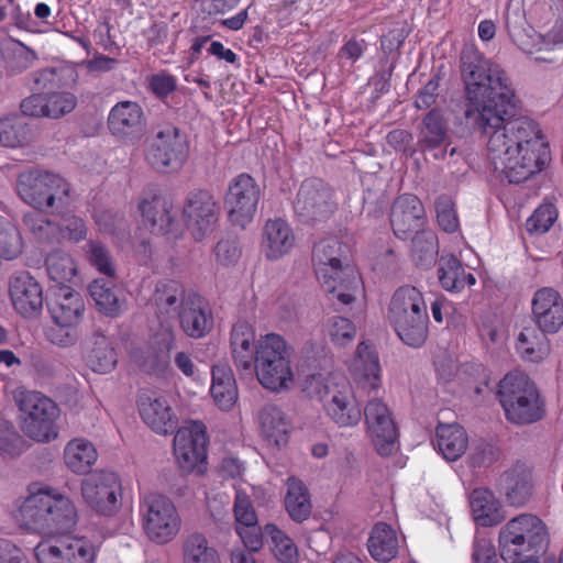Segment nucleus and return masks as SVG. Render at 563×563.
I'll use <instances>...</instances> for the list:
<instances>
[{
	"label": "nucleus",
	"mask_w": 563,
	"mask_h": 563,
	"mask_svg": "<svg viewBox=\"0 0 563 563\" xmlns=\"http://www.w3.org/2000/svg\"><path fill=\"white\" fill-rule=\"evenodd\" d=\"M468 122L488 134L487 155L495 172L520 183L541 172L550 159L549 142L540 124L528 118L510 122L516 97L504 70L474 46L462 53Z\"/></svg>",
	"instance_id": "1"
},
{
	"label": "nucleus",
	"mask_w": 563,
	"mask_h": 563,
	"mask_svg": "<svg viewBox=\"0 0 563 563\" xmlns=\"http://www.w3.org/2000/svg\"><path fill=\"white\" fill-rule=\"evenodd\" d=\"M29 530L62 537L40 542L35 548L38 563H93L96 548L86 538L66 536L78 521L73 500L59 490L42 484L29 486V495L19 509Z\"/></svg>",
	"instance_id": "2"
},
{
	"label": "nucleus",
	"mask_w": 563,
	"mask_h": 563,
	"mask_svg": "<svg viewBox=\"0 0 563 563\" xmlns=\"http://www.w3.org/2000/svg\"><path fill=\"white\" fill-rule=\"evenodd\" d=\"M347 365L358 388L368 396L362 411L366 433L380 455H389L396 449L397 428L389 406L378 396L383 389L378 356L369 344L361 342Z\"/></svg>",
	"instance_id": "3"
},
{
	"label": "nucleus",
	"mask_w": 563,
	"mask_h": 563,
	"mask_svg": "<svg viewBox=\"0 0 563 563\" xmlns=\"http://www.w3.org/2000/svg\"><path fill=\"white\" fill-rule=\"evenodd\" d=\"M347 247L335 236L320 240L313 249L316 274L338 306H347L362 292V280L354 266L345 263Z\"/></svg>",
	"instance_id": "4"
},
{
	"label": "nucleus",
	"mask_w": 563,
	"mask_h": 563,
	"mask_svg": "<svg viewBox=\"0 0 563 563\" xmlns=\"http://www.w3.org/2000/svg\"><path fill=\"white\" fill-rule=\"evenodd\" d=\"M291 346L276 333L258 339L253 369L258 383L274 393L289 390L295 384Z\"/></svg>",
	"instance_id": "5"
},
{
	"label": "nucleus",
	"mask_w": 563,
	"mask_h": 563,
	"mask_svg": "<svg viewBox=\"0 0 563 563\" xmlns=\"http://www.w3.org/2000/svg\"><path fill=\"white\" fill-rule=\"evenodd\" d=\"M497 396L506 419L514 424H530L544 417V401L539 389L521 372L506 374L498 384Z\"/></svg>",
	"instance_id": "6"
},
{
	"label": "nucleus",
	"mask_w": 563,
	"mask_h": 563,
	"mask_svg": "<svg viewBox=\"0 0 563 563\" xmlns=\"http://www.w3.org/2000/svg\"><path fill=\"white\" fill-rule=\"evenodd\" d=\"M388 320L402 342L421 346L428 336V309L422 292L412 286L398 288L389 302Z\"/></svg>",
	"instance_id": "7"
},
{
	"label": "nucleus",
	"mask_w": 563,
	"mask_h": 563,
	"mask_svg": "<svg viewBox=\"0 0 563 563\" xmlns=\"http://www.w3.org/2000/svg\"><path fill=\"white\" fill-rule=\"evenodd\" d=\"M548 541L545 523L532 514H521L510 519L498 534L499 553L505 562H517L522 556L539 555Z\"/></svg>",
	"instance_id": "8"
},
{
	"label": "nucleus",
	"mask_w": 563,
	"mask_h": 563,
	"mask_svg": "<svg viewBox=\"0 0 563 563\" xmlns=\"http://www.w3.org/2000/svg\"><path fill=\"white\" fill-rule=\"evenodd\" d=\"M139 516L147 540L164 545L172 542L181 530V517L175 503L166 495L147 492L140 497Z\"/></svg>",
	"instance_id": "9"
},
{
	"label": "nucleus",
	"mask_w": 563,
	"mask_h": 563,
	"mask_svg": "<svg viewBox=\"0 0 563 563\" xmlns=\"http://www.w3.org/2000/svg\"><path fill=\"white\" fill-rule=\"evenodd\" d=\"M162 311H177L183 331L190 338H202L212 327V316L207 302L195 292H186L177 286L158 291L156 298Z\"/></svg>",
	"instance_id": "10"
},
{
	"label": "nucleus",
	"mask_w": 563,
	"mask_h": 563,
	"mask_svg": "<svg viewBox=\"0 0 563 563\" xmlns=\"http://www.w3.org/2000/svg\"><path fill=\"white\" fill-rule=\"evenodd\" d=\"M19 197L35 209H48L68 196L69 185L59 175L41 169L21 173L15 186Z\"/></svg>",
	"instance_id": "11"
},
{
	"label": "nucleus",
	"mask_w": 563,
	"mask_h": 563,
	"mask_svg": "<svg viewBox=\"0 0 563 563\" xmlns=\"http://www.w3.org/2000/svg\"><path fill=\"white\" fill-rule=\"evenodd\" d=\"M18 404L20 424L25 435L37 442H48L57 437L54 424L57 409L49 398L36 391H22Z\"/></svg>",
	"instance_id": "12"
},
{
	"label": "nucleus",
	"mask_w": 563,
	"mask_h": 563,
	"mask_svg": "<svg viewBox=\"0 0 563 563\" xmlns=\"http://www.w3.org/2000/svg\"><path fill=\"white\" fill-rule=\"evenodd\" d=\"M319 394L325 416L338 428H354L361 422L362 408L346 379L329 378Z\"/></svg>",
	"instance_id": "13"
},
{
	"label": "nucleus",
	"mask_w": 563,
	"mask_h": 563,
	"mask_svg": "<svg viewBox=\"0 0 563 563\" xmlns=\"http://www.w3.org/2000/svg\"><path fill=\"white\" fill-rule=\"evenodd\" d=\"M85 505L104 517L114 516L121 508L122 485L119 475L110 471H96L81 481Z\"/></svg>",
	"instance_id": "14"
},
{
	"label": "nucleus",
	"mask_w": 563,
	"mask_h": 563,
	"mask_svg": "<svg viewBox=\"0 0 563 563\" xmlns=\"http://www.w3.org/2000/svg\"><path fill=\"white\" fill-rule=\"evenodd\" d=\"M208 435L206 426L188 421L174 438V455L178 466L187 473L203 474L208 467Z\"/></svg>",
	"instance_id": "15"
},
{
	"label": "nucleus",
	"mask_w": 563,
	"mask_h": 563,
	"mask_svg": "<svg viewBox=\"0 0 563 563\" xmlns=\"http://www.w3.org/2000/svg\"><path fill=\"white\" fill-rule=\"evenodd\" d=\"M261 196V187L251 175L243 173L232 178L224 197L231 224L245 229L254 220Z\"/></svg>",
	"instance_id": "16"
},
{
	"label": "nucleus",
	"mask_w": 563,
	"mask_h": 563,
	"mask_svg": "<svg viewBox=\"0 0 563 563\" xmlns=\"http://www.w3.org/2000/svg\"><path fill=\"white\" fill-rule=\"evenodd\" d=\"M220 205L216 198L206 190L190 192L183 208V216L190 236L201 242L214 232L219 216Z\"/></svg>",
	"instance_id": "17"
},
{
	"label": "nucleus",
	"mask_w": 563,
	"mask_h": 563,
	"mask_svg": "<svg viewBox=\"0 0 563 563\" xmlns=\"http://www.w3.org/2000/svg\"><path fill=\"white\" fill-rule=\"evenodd\" d=\"M188 156V143L175 126L159 131L146 152L147 163L162 173L177 172Z\"/></svg>",
	"instance_id": "18"
},
{
	"label": "nucleus",
	"mask_w": 563,
	"mask_h": 563,
	"mask_svg": "<svg viewBox=\"0 0 563 563\" xmlns=\"http://www.w3.org/2000/svg\"><path fill=\"white\" fill-rule=\"evenodd\" d=\"M335 209L330 188L318 179L303 181L297 192L294 210L302 221L329 218Z\"/></svg>",
	"instance_id": "19"
},
{
	"label": "nucleus",
	"mask_w": 563,
	"mask_h": 563,
	"mask_svg": "<svg viewBox=\"0 0 563 563\" xmlns=\"http://www.w3.org/2000/svg\"><path fill=\"white\" fill-rule=\"evenodd\" d=\"M172 206L162 196L148 191L144 192L139 202L143 224L154 234H168L173 239L181 235L170 214Z\"/></svg>",
	"instance_id": "20"
},
{
	"label": "nucleus",
	"mask_w": 563,
	"mask_h": 563,
	"mask_svg": "<svg viewBox=\"0 0 563 563\" xmlns=\"http://www.w3.org/2000/svg\"><path fill=\"white\" fill-rule=\"evenodd\" d=\"M137 407L143 422L155 433L166 435L177 427V416L166 396L143 394Z\"/></svg>",
	"instance_id": "21"
},
{
	"label": "nucleus",
	"mask_w": 563,
	"mask_h": 563,
	"mask_svg": "<svg viewBox=\"0 0 563 563\" xmlns=\"http://www.w3.org/2000/svg\"><path fill=\"white\" fill-rule=\"evenodd\" d=\"M296 245L290 224L280 218L265 222L261 236V252L267 261L275 262L289 255Z\"/></svg>",
	"instance_id": "22"
},
{
	"label": "nucleus",
	"mask_w": 563,
	"mask_h": 563,
	"mask_svg": "<svg viewBox=\"0 0 563 563\" xmlns=\"http://www.w3.org/2000/svg\"><path fill=\"white\" fill-rule=\"evenodd\" d=\"M256 424L262 439L272 448L283 449L288 442L292 424L286 412L278 406H263L257 416Z\"/></svg>",
	"instance_id": "23"
},
{
	"label": "nucleus",
	"mask_w": 563,
	"mask_h": 563,
	"mask_svg": "<svg viewBox=\"0 0 563 563\" xmlns=\"http://www.w3.org/2000/svg\"><path fill=\"white\" fill-rule=\"evenodd\" d=\"M110 132L120 140L139 139L144 131V113L134 101H121L112 107L108 117Z\"/></svg>",
	"instance_id": "24"
},
{
	"label": "nucleus",
	"mask_w": 563,
	"mask_h": 563,
	"mask_svg": "<svg viewBox=\"0 0 563 563\" xmlns=\"http://www.w3.org/2000/svg\"><path fill=\"white\" fill-rule=\"evenodd\" d=\"M9 291L12 305L21 316L32 318L41 312L43 307L42 288L31 275L12 276Z\"/></svg>",
	"instance_id": "25"
},
{
	"label": "nucleus",
	"mask_w": 563,
	"mask_h": 563,
	"mask_svg": "<svg viewBox=\"0 0 563 563\" xmlns=\"http://www.w3.org/2000/svg\"><path fill=\"white\" fill-rule=\"evenodd\" d=\"M532 313L537 327L543 332L555 333L563 325V300L558 291L542 288L534 294Z\"/></svg>",
	"instance_id": "26"
},
{
	"label": "nucleus",
	"mask_w": 563,
	"mask_h": 563,
	"mask_svg": "<svg viewBox=\"0 0 563 563\" xmlns=\"http://www.w3.org/2000/svg\"><path fill=\"white\" fill-rule=\"evenodd\" d=\"M424 209L418 197L402 195L396 199L390 213V223L395 234L407 239L418 231L423 223Z\"/></svg>",
	"instance_id": "27"
},
{
	"label": "nucleus",
	"mask_w": 563,
	"mask_h": 563,
	"mask_svg": "<svg viewBox=\"0 0 563 563\" xmlns=\"http://www.w3.org/2000/svg\"><path fill=\"white\" fill-rule=\"evenodd\" d=\"M501 489L510 506H525L533 495L531 468L526 463L515 464L503 475Z\"/></svg>",
	"instance_id": "28"
},
{
	"label": "nucleus",
	"mask_w": 563,
	"mask_h": 563,
	"mask_svg": "<svg viewBox=\"0 0 563 563\" xmlns=\"http://www.w3.org/2000/svg\"><path fill=\"white\" fill-rule=\"evenodd\" d=\"M210 395L214 405L230 411L238 402L239 389L234 373L227 363H218L211 369Z\"/></svg>",
	"instance_id": "29"
},
{
	"label": "nucleus",
	"mask_w": 563,
	"mask_h": 563,
	"mask_svg": "<svg viewBox=\"0 0 563 563\" xmlns=\"http://www.w3.org/2000/svg\"><path fill=\"white\" fill-rule=\"evenodd\" d=\"M87 366L97 374H109L118 365V352L110 338L102 333H95L85 346Z\"/></svg>",
	"instance_id": "30"
},
{
	"label": "nucleus",
	"mask_w": 563,
	"mask_h": 563,
	"mask_svg": "<svg viewBox=\"0 0 563 563\" xmlns=\"http://www.w3.org/2000/svg\"><path fill=\"white\" fill-rule=\"evenodd\" d=\"M470 507L476 525L493 527L506 518V511L500 500L487 488H475L470 494Z\"/></svg>",
	"instance_id": "31"
},
{
	"label": "nucleus",
	"mask_w": 563,
	"mask_h": 563,
	"mask_svg": "<svg viewBox=\"0 0 563 563\" xmlns=\"http://www.w3.org/2000/svg\"><path fill=\"white\" fill-rule=\"evenodd\" d=\"M52 319L62 325H78L85 312V302L79 292L67 286H62L55 292L49 307Z\"/></svg>",
	"instance_id": "32"
},
{
	"label": "nucleus",
	"mask_w": 563,
	"mask_h": 563,
	"mask_svg": "<svg viewBox=\"0 0 563 563\" xmlns=\"http://www.w3.org/2000/svg\"><path fill=\"white\" fill-rule=\"evenodd\" d=\"M254 328L246 322H238L231 332V349L238 368L252 369L257 349Z\"/></svg>",
	"instance_id": "33"
},
{
	"label": "nucleus",
	"mask_w": 563,
	"mask_h": 563,
	"mask_svg": "<svg viewBox=\"0 0 563 563\" xmlns=\"http://www.w3.org/2000/svg\"><path fill=\"white\" fill-rule=\"evenodd\" d=\"M66 467L75 474H86L98 460V451L92 442L85 438H75L67 442L63 452Z\"/></svg>",
	"instance_id": "34"
},
{
	"label": "nucleus",
	"mask_w": 563,
	"mask_h": 563,
	"mask_svg": "<svg viewBox=\"0 0 563 563\" xmlns=\"http://www.w3.org/2000/svg\"><path fill=\"white\" fill-rule=\"evenodd\" d=\"M545 333L534 324L522 327L516 342V350L519 355L523 360L533 363L544 360L550 352Z\"/></svg>",
	"instance_id": "35"
},
{
	"label": "nucleus",
	"mask_w": 563,
	"mask_h": 563,
	"mask_svg": "<svg viewBox=\"0 0 563 563\" xmlns=\"http://www.w3.org/2000/svg\"><path fill=\"white\" fill-rule=\"evenodd\" d=\"M367 549L375 561H391L396 558L399 549L396 531L385 522L376 523L367 540Z\"/></svg>",
	"instance_id": "36"
},
{
	"label": "nucleus",
	"mask_w": 563,
	"mask_h": 563,
	"mask_svg": "<svg viewBox=\"0 0 563 563\" xmlns=\"http://www.w3.org/2000/svg\"><path fill=\"white\" fill-rule=\"evenodd\" d=\"M437 444L445 460L456 461L465 453L468 439L465 430L459 424H439Z\"/></svg>",
	"instance_id": "37"
},
{
	"label": "nucleus",
	"mask_w": 563,
	"mask_h": 563,
	"mask_svg": "<svg viewBox=\"0 0 563 563\" xmlns=\"http://www.w3.org/2000/svg\"><path fill=\"white\" fill-rule=\"evenodd\" d=\"M89 292L98 310L106 316L117 317L125 309L124 299L111 280L95 279L89 286Z\"/></svg>",
	"instance_id": "38"
},
{
	"label": "nucleus",
	"mask_w": 563,
	"mask_h": 563,
	"mask_svg": "<svg viewBox=\"0 0 563 563\" xmlns=\"http://www.w3.org/2000/svg\"><path fill=\"white\" fill-rule=\"evenodd\" d=\"M438 276L441 286L448 291H461L476 284L475 276L466 273L461 262L452 255L441 257Z\"/></svg>",
	"instance_id": "39"
},
{
	"label": "nucleus",
	"mask_w": 563,
	"mask_h": 563,
	"mask_svg": "<svg viewBox=\"0 0 563 563\" xmlns=\"http://www.w3.org/2000/svg\"><path fill=\"white\" fill-rule=\"evenodd\" d=\"M286 486L285 508L294 521L302 522L310 516L312 509L308 488L296 477H289Z\"/></svg>",
	"instance_id": "40"
},
{
	"label": "nucleus",
	"mask_w": 563,
	"mask_h": 563,
	"mask_svg": "<svg viewBox=\"0 0 563 563\" xmlns=\"http://www.w3.org/2000/svg\"><path fill=\"white\" fill-rule=\"evenodd\" d=\"M183 563H221V558L203 534L194 533L184 542Z\"/></svg>",
	"instance_id": "41"
},
{
	"label": "nucleus",
	"mask_w": 563,
	"mask_h": 563,
	"mask_svg": "<svg viewBox=\"0 0 563 563\" xmlns=\"http://www.w3.org/2000/svg\"><path fill=\"white\" fill-rule=\"evenodd\" d=\"M264 533L269 539L272 553L279 563H297L298 548L288 534L275 523L265 525Z\"/></svg>",
	"instance_id": "42"
},
{
	"label": "nucleus",
	"mask_w": 563,
	"mask_h": 563,
	"mask_svg": "<svg viewBox=\"0 0 563 563\" xmlns=\"http://www.w3.org/2000/svg\"><path fill=\"white\" fill-rule=\"evenodd\" d=\"M46 269L49 278L60 285L71 282L77 273L74 260L63 251H54L47 256Z\"/></svg>",
	"instance_id": "43"
},
{
	"label": "nucleus",
	"mask_w": 563,
	"mask_h": 563,
	"mask_svg": "<svg viewBox=\"0 0 563 563\" xmlns=\"http://www.w3.org/2000/svg\"><path fill=\"white\" fill-rule=\"evenodd\" d=\"M235 498L233 505L234 528L258 523L257 514L249 496L251 486L246 483L233 485Z\"/></svg>",
	"instance_id": "44"
},
{
	"label": "nucleus",
	"mask_w": 563,
	"mask_h": 563,
	"mask_svg": "<svg viewBox=\"0 0 563 563\" xmlns=\"http://www.w3.org/2000/svg\"><path fill=\"white\" fill-rule=\"evenodd\" d=\"M23 239L16 225L0 218V257L7 261L16 258L23 251Z\"/></svg>",
	"instance_id": "45"
},
{
	"label": "nucleus",
	"mask_w": 563,
	"mask_h": 563,
	"mask_svg": "<svg viewBox=\"0 0 563 563\" xmlns=\"http://www.w3.org/2000/svg\"><path fill=\"white\" fill-rule=\"evenodd\" d=\"M325 331L331 342L336 346L350 344L356 335V327L344 317L335 316L328 320Z\"/></svg>",
	"instance_id": "46"
},
{
	"label": "nucleus",
	"mask_w": 563,
	"mask_h": 563,
	"mask_svg": "<svg viewBox=\"0 0 563 563\" xmlns=\"http://www.w3.org/2000/svg\"><path fill=\"white\" fill-rule=\"evenodd\" d=\"M558 211L551 203L539 206L526 221V229L530 234H544L553 225Z\"/></svg>",
	"instance_id": "47"
},
{
	"label": "nucleus",
	"mask_w": 563,
	"mask_h": 563,
	"mask_svg": "<svg viewBox=\"0 0 563 563\" xmlns=\"http://www.w3.org/2000/svg\"><path fill=\"white\" fill-rule=\"evenodd\" d=\"M422 135L423 148H434L444 142L445 130L442 117L439 113L431 111L426 117Z\"/></svg>",
	"instance_id": "48"
},
{
	"label": "nucleus",
	"mask_w": 563,
	"mask_h": 563,
	"mask_svg": "<svg viewBox=\"0 0 563 563\" xmlns=\"http://www.w3.org/2000/svg\"><path fill=\"white\" fill-rule=\"evenodd\" d=\"M24 450V441L14 427L0 418V454L7 456L19 455Z\"/></svg>",
	"instance_id": "49"
},
{
	"label": "nucleus",
	"mask_w": 563,
	"mask_h": 563,
	"mask_svg": "<svg viewBox=\"0 0 563 563\" xmlns=\"http://www.w3.org/2000/svg\"><path fill=\"white\" fill-rule=\"evenodd\" d=\"M437 220L445 232H455L459 227V218L455 211V203L450 197H439L435 201Z\"/></svg>",
	"instance_id": "50"
},
{
	"label": "nucleus",
	"mask_w": 563,
	"mask_h": 563,
	"mask_svg": "<svg viewBox=\"0 0 563 563\" xmlns=\"http://www.w3.org/2000/svg\"><path fill=\"white\" fill-rule=\"evenodd\" d=\"M56 230H58L60 240L74 243L82 241L87 235L84 220L76 216L64 217L58 225H56Z\"/></svg>",
	"instance_id": "51"
},
{
	"label": "nucleus",
	"mask_w": 563,
	"mask_h": 563,
	"mask_svg": "<svg viewBox=\"0 0 563 563\" xmlns=\"http://www.w3.org/2000/svg\"><path fill=\"white\" fill-rule=\"evenodd\" d=\"M47 103L48 117L56 119L71 112L77 104V98L68 91L52 92L47 95Z\"/></svg>",
	"instance_id": "52"
},
{
	"label": "nucleus",
	"mask_w": 563,
	"mask_h": 563,
	"mask_svg": "<svg viewBox=\"0 0 563 563\" xmlns=\"http://www.w3.org/2000/svg\"><path fill=\"white\" fill-rule=\"evenodd\" d=\"M46 338L53 344L67 347L74 345L78 339L79 333L77 325H62L54 322V325L46 330Z\"/></svg>",
	"instance_id": "53"
},
{
	"label": "nucleus",
	"mask_w": 563,
	"mask_h": 563,
	"mask_svg": "<svg viewBox=\"0 0 563 563\" xmlns=\"http://www.w3.org/2000/svg\"><path fill=\"white\" fill-rule=\"evenodd\" d=\"M236 534L239 536L241 542L250 552H258L263 545V534L264 528L262 529L258 523L235 527L234 528Z\"/></svg>",
	"instance_id": "54"
},
{
	"label": "nucleus",
	"mask_w": 563,
	"mask_h": 563,
	"mask_svg": "<svg viewBox=\"0 0 563 563\" xmlns=\"http://www.w3.org/2000/svg\"><path fill=\"white\" fill-rule=\"evenodd\" d=\"M150 90L158 98H164L172 93L177 87V80L173 75L161 71L147 77Z\"/></svg>",
	"instance_id": "55"
},
{
	"label": "nucleus",
	"mask_w": 563,
	"mask_h": 563,
	"mask_svg": "<svg viewBox=\"0 0 563 563\" xmlns=\"http://www.w3.org/2000/svg\"><path fill=\"white\" fill-rule=\"evenodd\" d=\"M23 222L41 240L48 239L56 231V225L37 212L25 214Z\"/></svg>",
	"instance_id": "56"
},
{
	"label": "nucleus",
	"mask_w": 563,
	"mask_h": 563,
	"mask_svg": "<svg viewBox=\"0 0 563 563\" xmlns=\"http://www.w3.org/2000/svg\"><path fill=\"white\" fill-rule=\"evenodd\" d=\"M88 253L90 262L97 267V269L108 276L114 275V267L109 257L108 252L97 243L88 244Z\"/></svg>",
	"instance_id": "57"
},
{
	"label": "nucleus",
	"mask_w": 563,
	"mask_h": 563,
	"mask_svg": "<svg viewBox=\"0 0 563 563\" xmlns=\"http://www.w3.org/2000/svg\"><path fill=\"white\" fill-rule=\"evenodd\" d=\"M563 44V24L556 25L547 35L536 34V48L522 46V49L532 54L536 51L553 49L555 46Z\"/></svg>",
	"instance_id": "58"
},
{
	"label": "nucleus",
	"mask_w": 563,
	"mask_h": 563,
	"mask_svg": "<svg viewBox=\"0 0 563 563\" xmlns=\"http://www.w3.org/2000/svg\"><path fill=\"white\" fill-rule=\"evenodd\" d=\"M473 563H498L494 544L484 538H477L474 541Z\"/></svg>",
	"instance_id": "59"
},
{
	"label": "nucleus",
	"mask_w": 563,
	"mask_h": 563,
	"mask_svg": "<svg viewBox=\"0 0 563 563\" xmlns=\"http://www.w3.org/2000/svg\"><path fill=\"white\" fill-rule=\"evenodd\" d=\"M21 111L30 117H48L47 95H33L24 99Z\"/></svg>",
	"instance_id": "60"
},
{
	"label": "nucleus",
	"mask_w": 563,
	"mask_h": 563,
	"mask_svg": "<svg viewBox=\"0 0 563 563\" xmlns=\"http://www.w3.org/2000/svg\"><path fill=\"white\" fill-rule=\"evenodd\" d=\"M219 474L225 479L238 481L234 485L243 483L241 476L244 473V464L234 456L224 457L219 465Z\"/></svg>",
	"instance_id": "61"
},
{
	"label": "nucleus",
	"mask_w": 563,
	"mask_h": 563,
	"mask_svg": "<svg viewBox=\"0 0 563 563\" xmlns=\"http://www.w3.org/2000/svg\"><path fill=\"white\" fill-rule=\"evenodd\" d=\"M239 246L231 241H220L216 247V258L221 265L228 266L235 263L240 257Z\"/></svg>",
	"instance_id": "62"
},
{
	"label": "nucleus",
	"mask_w": 563,
	"mask_h": 563,
	"mask_svg": "<svg viewBox=\"0 0 563 563\" xmlns=\"http://www.w3.org/2000/svg\"><path fill=\"white\" fill-rule=\"evenodd\" d=\"M0 563H27L23 551L8 540H0Z\"/></svg>",
	"instance_id": "63"
},
{
	"label": "nucleus",
	"mask_w": 563,
	"mask_h": 563,
	"mask_svg": "<svg viewBox=\"0 0 563 563\" xmlns=\"http://www.w3.org/2000/svg\"><path fill=\"white\" fill-rule=\"evenodd\" d=\"M364 51L365 42L363 40H350L341 47L339 56L353 64L363 55Z\"/></svg>",
	"instance_id": "64"
}]
</instances>
